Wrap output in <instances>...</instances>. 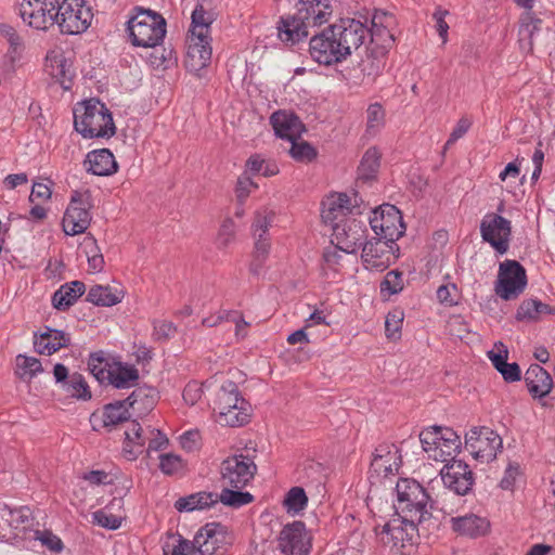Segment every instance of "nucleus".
Returning <instances> with one entry per match:
<instances>
[{
    "label": "nucleus",
    "instance_id": "obj_30",
    "mask_svg": "<svg viewBox=\"0 0 555 555\" xmlns=\"http://www.w3.org/2000/svg\"><path fill=\"white\" fill-rule=\"evenodd\" d=\"M158 400V391L149 386L138 387L125 399L127 405L139 415H143L153 410Z\"/></svg>",
    "mask_w": 555,
    "mask_h": 555
},
{
    "label": "nucleus",
    "instance_id": "obj_63",
    "mask_svg": "<svg viewBox=\"0 0 555 555\" xmlns=\"http://www.w3.org/2000/svg\"><path fill=\"white\" fill-rule=\"evenodd\" d=\"M0 35L7 39L13 52L23 48V39L14 27L9 24H0Z\"/></svg>",
    "mask_w": 555,
    "mask_h": 555
},
{
    "label": "nucleus",
    "instance_id": "obj_44",
    "mask_svg": "<svg viewBox=\"0 0 555 555\" xmlns=\"http://www.w3.org/2000/svg\"><path fill=\"white\" fill-rule=\"evenodd\" d=\"M3 512L2 518H4L9 525L15 529L20 527L27 528L33 524V515L29 507L22 506L18 508H10L4 505Z\"/></svg>",
    "mask_w": 555,
    "mask_h": 555
},
{
    "label": "nucleus",
    "instance_id": "obj_1",
    "mask_svg": "<svg viewBox=\"0 0 555 555\" xmlns=\"http://www.w3.org/2000/svg\"><path fill=\"white\" fill-rule=\"evenodd\" d=\"M233 543V537L220 522H208L203 526L193 541L180 534L168 535L163 543V555H190L197 551L199 555H217L225 553Z\"/></svg>",
    "mask_w": 555,
    "mask_h": 555
},
{
    "label": "nucleus",
    "instance_id": "obj_25",
    "mask_svg": "<svg viewBox=\"0 0 555 555\" xmlns=\"http://www.w3.org/2000/svg\"><path fill=\"white\" fill-rule=\"evenodd\" d=\"M270 122L278 137L289 141L297 140L305 130L299 117L285 111L274 112L270 117Z\"/></svg>",
    "mask_w": 555,
    "mask_h": 555
},
{
    "label": "nucleus",
    "instance_id": "obj_45",
    "mask_svg": "<svg viewBox=\"0 0 555 555\" xmlns=\"http://www.w3.org/2000/svg\"><path fill=\"white\" fill-rule=\"evenodd\" d=\"M240 490L241 489L234 490L231 487L224 486L223 490L218 495V501L227 506L235 508L249 504L254 501V496L249 492H243Z\"/></svg>",
    "mask_w": 555,
    "mask_h": 555
},
{
    "label": "nucleus",
    "instance_id": "obj_58",
    "mask_svg": "<svg viewBox=\"0 0 555 555\" xmlns=\"http://www.w3.org/2000/svg\"><path fill=\"white\" fill-rule=\"evenodd\" d=\"M184 467L183 460L173 453H165L159 456V468L166 475H173Z\"/></svg>",
    "mask_w": 555,
    "mask_h": 555
},
{
    "label": "nucleus",
    "instance_id": "obj_57",
    "mask_svg": "<svg viewBox=\"0 0 555 555\" xmlns=\"http://www.w3.org/2000/svg\"><path fill=\"white\" fill-rule=\"evenodd\" d=\"M235 233V222L231 218L224 219L218 232V247L221 249L227 248L231 243L234 242Z\"/></svg>",
    "mask_w": 555,
    "mask_h": 555
},
{
    "label": "nucleus",
    "instance_id": "obj_47",
    "mask_svg": "<svg viewBox=\"0 0 555 555\" xmlns=\"http://www.w3.org/2000/svg\"><path fill=\"white\" fill-rule=\"evenodd\" d=\"M308 504V498L301 487H293L286 493L283 505L288 513L298 514Z\"/></svg>",
    "mask_w": 555,
    "mask_h": 555
},
{
    "label": "nucleus",
    "instance_id": "obj_14",
    "mask_svg": "<svg viewBox=\"0 0 555 555\" xmlns=\"http://www.w3.org/2000/svg\"><path fill=\"white\" fill-rule=\"evenodd\" d=\"M337 43V37L332 24L320 34L312 36L309 43V53L321 65L330 66L341 63L346 60V56Z\"/></svg>",
    "mask_w": 555,
    "mask_h": 555
},
{
    "label": "nucleus",
    "instance_id": "obj_38",
    "mask_svg": "<svg viewBox=\"0 0 555 555\" xmlns=\"http://www.w3.org/2000/svg\"><path fill=\"white\" fill-rule=\"evenodd\" d=\"M460 448V436L452 428L441 426L439 451L436 454H429V457L435 461L447 462V457L457 453Z\"/></svg>",
    "mask_w": 555,
    "mask_h": 555
},
{
    "label": "nucleus",
    "instance_id": "obj_52",
    "mask_svg": "<svg viewBox=\"0 0 555 555\" xmlns=\"http://www.w3.org/2000/svg\"><path fill=\"white\" fill-rule=\"evenodd\" d=\"M34 539L39 541L41 546L51 553H61L64 548L61 538L48 529L35 530Z\"/></svg>",
    "mask_w": 555,
    "mask_h": 555
},
{
    "label": "nucleus",
    "instance_id": "obj_34",
    "mask_svg": "<svg viewBox=\"0 0 555 555\" xmlns=\"http://www.w3.org/2000/svg\"><path fill=\"white\" fill-rule=\"evenodd\" d=\"M397 449L395 452H391L390 448L386 444L377 447L374 453V457L371 462V470L377 475L383 474L384 477L392 475L393 470H398L399 466L397 460L400 457L397 455Z\"/></svg>",
    "mask_w": 555,
    "mask_h": 555
},
{
    "label": "nucleus",
    "instance_id": "obj_27",
    "mask_svg": "<svg viewBox=\"0 0 555 555\" xmlns=\"http://www.w3.org/2000/svg\"><path fill=\"white\" fill-rule=\"evenodd\" d=\"M525 383L529 393L534 399L546 397L553 388V378L550 373L539 364H531L525 373Z\"/></svg>",
    "mask_w": 555,
    "mask_h": 555
},
{
    "label": "nucleus",
    "instance_id": "obj_32",
    "mask_svg": "<svg viewBox=\"0 0 555 555\" xmlns=\"http://www.w3.org/2000/svg\"><path fill=\"white\" fill-rule=\"evenodd\" d=\"M147 440L146 433L142 426L133 421L131 427L125 431V442L122 452L127 460L134 461L144 451Z\"/></svg>",
    "mask_w": 555,
    "mask_h": 555
},
{
    "label": "nucleus",
    "instance_id": "obj_54",
    "mask_svg": "<svg viewBox=\"0 0 555 555\" xmlns=\"http://www.w3.org/2000/svg\"><path fill=\"white\" fill-rule=\"evenodd\" d=\"M377 535L384 544H392L398 546L401 543L403 546L404 529L400 526H395L392 522H387L382 527L380 531L376 530Z\"/></svg>",
    "mask_w": 555,
    "mask_h": 555
},
{
    "label": "nucleus",
    "instance_id": "obj_16",
    "mask_svg": "<svg viewBox=\"0 0 555 555\" xmlns=\"http://www.w3.org/2000/svg\"><path fill=\"white\" fill-rule=\"evenodd\" d=\"M365 222L353 217L340 220L332 228V243L347 254H354L364 243Z\"/></svg>",
    "mask_w": 555,
    "mask_h": 555
},
{
    "label": "nucleus",
    "instance_id": "obj_42",
    "mask_svg": "<svg viewBox=\"0 0 555 555\" xmlns=\"http://www.w3.org/2000/svg\"><path fill=\"white\" fill-rule=\"evenodd\" d=\"M48 67L50 68V74L54 78H56L64 89H69V85L72 81V72L70 65L67 63V60L63 54L54 55L49 59Z\"/></svg>",
    "mask_w": 555,
    "mask_h": 555
},
{
    "label": "nucleus",
    "instance_id": "obj_59",
    "mask_svg": "<svg viewBox=\"0 0 555 555\" xmlns=\"http://www.w3.org/2000/svg\"><path fill=\"white\" fill-rule=\"evenodd\" d=\"M95 522L106 529L116 530L121 526L122 517L114 515L106 509L96 511L93 513Z\"/></svg>",
    "mask_w": 555,
    "mask_h": 555
},
{
    "label": "nucleus",
    "instance_id": "obj_10",
    "mask_svg": "<svg viewBox=\"0 0 555 555\" xmlns=\"http://www.w3.org/2000/svg\"><path fill=\"white\" fill-rule=\"evenodd\" d=\"M528 280L526 269L517 261L506 259L499 266L495 294L503 300H514L526 289Z\"/></svg>",
    "mask_w": 555,
    "mask_h": 555
},
{
    "label": "nucleus",
    "instance_id": "obj_22",
    "mask_svg": "<svg viewBox=\"0 0 555 555\" xmlns=\"http://www.w3.org/2000/svg\"><path fill=\"white\" fill-rule=\"evenodd\" d=\"M390 243L379 237L375 241L365 242L362 245V261L366 269L383 271L390 263V254L393 248H389Z\"/></svg>",
    "mask_w": 555,
    "mask_h": 555
},
{
    "label": "nucleus",
    "instance_id": "obj_21",
    "mask_svg": "<svg viewBox=\"0 0 555 555\" xmlns=\"http://www.w3.org/2000/svg\"><path fill=\"white\" fill-rule=\"evenodd\" d=\"M443 485L459 495L467 494L475 482L469 466L462 460L452 459L440 472Z\"/></svg>",
    "mask_w": 555,
    "mask_h": 555
},
{
    "label": "nucleus",
    "instance_id": "obj_12",
    "mask_svg": "<svg viewBox=\"0 0 555 555\" xmlns=\"http://www.w3.org/2000/svg\"><path fill=\"white\" fill-rule=\"evenodd\" d=\"M369 20L364 22L358 18L345 17L333 24L337 37V46L341 48L346 59L352 51L359 50L366 43L370 30Z\"/></svg>",
    "mask_w": 555,
    "mask_h": 555
},
{
    "label": "nucleus",
    "instance_id": "obj_49",
    "mask_svg": "<svg viewBox=\"0 0 555 555\" xmlns=\"http://www.w3.org/2000/svg\"><path fill=\"white\" fill-rule=\"evenodd\" d=\"M17 374L22 379L30 380L37 373L42 371V365L39 359L34 357L17 356L16 358Z\"/></svg>",
    "mask_w": 555,
    "mask_h": 555
},
{
    "label": "nucleus",
    "instance_id": "obj_11",
    "mask_svg": "<svg viewBox=\"0 0 555 555\" xmlns=\"http://www.w3.org/2000/svg\"><path fill=\"white\" fill-rule=\"evenodd\" d=\"M465 448L480 462H492L503 448V440L493 429L481 426L473 427L465 435Z\"/></svg>",
    "mask_w": 555,
    "mask_h": 555
},
{
    "label": "nucleus",
    "instance_id": "obj_19",
    "mask_svg": "<svg viewBox=\"0 0 555 555\" xmlns=\"http://www.w3.org/2000/svg\"><path fill=\"white\" fill-rule=\"evenodd\" d=\"M57 0H23L20 4V16L30 27L47 30L55 25V5Z\"/></svg>",
    "mask_w": 555,
    "mask_h": 555
},
{
    "label": "nucleus",
    "instance_id": "obj_7",
    "mask_svg": "<svg viewBox=\"0 0 555 555\" xmlns=\"http://www.w3.org/2000/svg\"><path fill=\"white\" fill-rule=\"evenodd\" d=\"M218 423L225 426H242L249 420L248 403L241 397L232 380L222 384L217 396Z\"/></svg>",
    "mask_w": 555,
    "mask_h": 555
},
{
    "label": "nucleus",
    "instance_id": "obj_35",
    "mask_svg": "<svg viewBox=\"0 0 555 555\" xmlns=\"http://www.w3.org/2000/svg\"><path fill=\"white\" fill-rule=\"evenodd\" d=\"M380 166V153L376 147L366 150L358 167L357 185L371 183L376 179Z\"/></svg>",
    "mask_w": 555,
    "mask_h": 555
},
{
    "label": "nucleus",
    "instance_id": "obj_9",
    "mask_svg": "<svg viewBox=\"0 0 555 555\" xmlns=\"http://www.w3.org/2000/svg\"><path fill=\"white\" fill-rule=\"evenodd\" d=\"M374 216L369 218V223L379 240L390 243L389 248L398 246L399 240L405 231L400 210L391 204H384L373 211Z\"/></svg>",
    "mask_w": 555,
    "mask_h": 555
},
{
    "label": "nucleus",
    "instance_id": "obj_64",
    "mask_svg": "<svg viewBox=\"0 0 555 555\" xmlns=\"http://www.w3.org/2000/svg\"><path fill=\"white\" fill-rule=\"evenodd\" d=\"M203 396L202 385L195 380L190 382L183 389V400L190 404L194 405Z\"/></svg>",
    "mask_w": 555,
    "mask_h": 555
},
{
    "label": "nucleus",
    "instance_id": "obj_55",
    "mask_svg": "<svg viewBox=\"0 0 555 555\" xmlns=\"http://www.w3.org/2000/svg\"><path fill=\"white\" fill-rule=\"evenodd\" d=\"M291 156L297 162H311L317 157L315 149L306 141L292 140Z\"/></svg>",
    "mask_w": 555,
    "mask_h": 555
},
{
    "label": "nucleus",
    "instance_id": "obj_56",
    "mask_svg": "<svg viewBox=\"0 0 555 555\" xmlns=\"http://www.w3.org/2000/svg\"><path fill=\"white\" fill-rule=\"evenodd\" d=\"M404 287L403 274L398 270H391L380 283V292H387L389 295L400 293Z\"/></svg>",
    "mask_w": 555,
    "mask_h": 555
},
{
    "label": "nucleus",
    "instance_id": "obj_48",
    "mask_svg": "<svg viewBox=\"0 0 555 555\" xmlns=\"http://www.w3.org/2000/svg\"><path fill=\"white\" fill-rule=\"evenodd\" d=\"M441 426H431L420 433V441L423 450L429 454H436L440 448Z\"/></svg>",
    "mask_w": 555,
    "mask_h": 555
},
{
    "label": "nucleus",
    "instance_id": "obj_60",
    "mask_svg": "<svg viewBox=\"0 0 555 555\" xmlns=\"http://www.w3.org/2000/svg\"><path fill=\"white\" fill-rule=\"evenodd\" d=\"M403 312L395 310L389 312L385 321V333L388 338L396 339L400 335Z\"/></svg>",
    "mask_w": 555,
    "mask_h": 555
},
{
    "label": "nucleus",
    "instance_id": "obj_5",
    "mask_svg": "<svg viewBox=\"0 0 555 555\" xmlns=\"http://www.w3.org/2000/svg\"><path fill=\"white\" fill-rule=\"evenodd\" d=\"M126 31L133 46L154 48L165 38L166 20L155 11L134 7L127 21Z\"/></svg>",
    "mask_w": 555,
    "mask_h": 555
},
{
    "label": "nucleus",
    "instance_id": "obj_33",
    "mask_svg": "<svg viewBox=\"0 0 555 555\" xmlns=\"http://www.w3.org/2000/svg\"><path fill=\"white\" fill-rule=\"evenodd\" d=\"M365 57L359 63V68L363 75L362 83L371 85L382 74L386 64V54L369 48H365Z\"/></svg>",
    "mask_w": 555,
    "mask_h": 555
},
{
    "label": "nucleus",
    "instance_id": "obj_2",
    "mask_svg": "<svg viewBox=\"0 0 555 555\" xmlns=\"http://www.w3.org/2000/svg\"><path fill=\"white\" fill-rule=\"evenodd\" d=\"M396 493L393 507L402 525L416 530L430 520L434 502L418 481L409 478L398 480Z\"/></svg>",
    "mask_w": 555,
    "mask_h": 555
},
{
    "label": "nucleus",
    "instance_id": "obj_8",
    "mask_svg": "<svg viewBox=\"0 0 555 555\" xmlns=\"http://www.w3.org/2000/svg\"><path fill=\"white\" fill-rule=\"evenodd\" d=\"M53 16L62 34L78 35L89 28L93 13L85 0H57Z\"/></svg>",
    "mask_w": 555,
    "mask_h": 555
},
{
    "label": "nucleus",
    "instance_id": "obj_61",
    "mask_svg": "<svg viewBox=\"0 0 555 555\" xmlns=\"http://www.w3.org/2000/svg\"><path fill=\"white\" fill-rule=\"evenodd\" d=\"M153 327V337L157 341H166L177 332L176 325L170 321H154Z\"/></svg>",
    "mask_w": 555,
    "mask_h": 555
},
{
    "label": "nucleus",
    "instance_id": "obj_17",
    "mask_svg": "<svg viewBox=\"0 0 555 555\" xmlns=\"http://www.w3.org/2000/svg\"><path fill=\"white\" fill-rule=\"evenodd\" d=\"M91 207L90 193L75 191L63 217V230L67 235L85 233L91 222L89 209Z\"/></svg>",
    "mask_w": 555,
    "mask_h": 555
},
{
    "label": "nucleus",
    "instance_id": "obj_31",
    "mask_svg": "<svg viewBox=\"0 0 555 555\" xmlns=\"http://www.w3.org/2000/svg\"><path fill=\"white\" fill-rule=\"evenodd\" d=\"M86 292V285L81 281H73L62 285L52 296V305L60 311L72 307Z\"/></svg>",
    "mask_w": 555,
    "mask_h": 555
},
{
    "label": "nucleus",
    "instance_id": "obj_18",
    "mask_svg": "<svg viewBox=\"0 0 555 555\" xmlns=\"http://www.w3.org/2000/svg\"><path fill=\"white\" fill-rule=\"evenodd\" d=\"M480 235L500 255L507 253L512 235V223L498 214H487L480 222Z\"/></svg>",
    "mask_w": 555,
    "mask_h": 555
},
{
    "label": "nucleus",
    "instance_id": "obj_40",
    "mask_svg": "<svg viewBox=\"0 0 555 555\" xmlns=\"http://www.w3.org/2000/svg\"><path fill=\"white\" fill-rule=\"evenodd\" d=\"M552 312L553 309L548 305L538 299H527L518 307L516 319L519 321L537 320L541 314H550Z\"/></svg>",
    "mask_w": 555,
    "mask_h": 555
},
{
    "label": "nucleus",
    "instance_id": "obj_6",
    "mask_svg": "<svg viewBox=\"0 0 555 555\" xmlns=\"http://www.w3.org/2000/svg\"><path fill=\"white\" fill-rule=\"evenodd\" d=\"M74 127L83 138L113 137L116 128L108 108L100 101H87L74 111Z\"/></svg>",
    "mask_w": 555,
    "mask_h": 555
},
{
    "label": "nucleus",
    "instance_id": "obj_3",
    "mask_svg": "<svg viewBox=\"0 0 555 555\" xmlns=\"http://www.w3.org/2000/svg\"><path fill=\"white\" fill-rule=\"evenodd\" d=\"M296 13L281 17L279 37L283 42L295 44L306 38L309 27L327 22L333 9L330 0H298Z\"/></svg>",
    "mask_w": 555,
    "mask_h": 555
},
{
    "label": "nucleus",
    "instance_id": "obj_53",
    "mask_svg": "<svg viewBox=\"0 0 555 555\" xmlns=\"http://www.w3.org/2000/svg\"><path fill=\"white\" fill-rule=\"evenodd\" d=\"M274 212L267 208L259 209L255 212L251 224L253 236H268V230L272 225Z\"/></svg>",
    "mask_w": 555,
    "mask_h": 555
},
{
    "label": "nucleus",
    "instance_id": "obj_26",
    "mask_svg": "<svg viewBox=\"0 0 555 555\" xmlns=\"http://www.w3.org/2000/svg\"><path fill=\"white\" fill-rule=\"evenodd\" d=\"M70 345V336L61 330L46 327V331L34 335L35 350L40 354H53L61 348Z\"/></svg>",
    "mask_w": 555,
    "mask_h": 555
},
{
    "label": "nucleus",
    "instance_id": "obj_46",
    "mask_svg": "<svg viewBox=\"0 0 555 555\" xmlns=\"http://www.w3.org/2000/svg\"><path fill=\"white\" fill-rule=\"evenodd\" d=\"M385 109L380 103H372L366 109V132L375 135L385 125Z\"/></svg>",
    "mask_w": 555,
    "mask_h": 555
},
{
    "label": "nucleus",
    "instance_id": "obj_4",
    "mask_svg": "<svg viewBox=\"0 0 555 555\" xmlns=\"http://www.w3.org/2000/svg\"><path fill=\"white\" fill-rule=\"evenodd\" d=\"M191 18L185 64L191 69L198 70L206 67L211 59L209 30L215 16L205 9L203 2L197 1Z\"/></svg>",
    "mask_w": 555,
    "mask_h": 555
},
{
    "label": "nucleus",
    "instance_id": "obj_62",
    "mask_svg": "<svg viewBox=\"0 0 555 555\" xmlns=\"http://www.w3.org/2000/svg\"><path fill=\"white\" fill-rule=\"evenodd\" d=\"M256 188L257 184L251 180L249 176L246 175V172L240 176L235 188V194L238 204L243 205L246 198L249 196L251 190Z\"/></svg>",
    "mask_w": 555,
    "mask_h": 555
},
{
    "label": "nucleus",
    "instance_id": "obj_43",
    "mask_svg": "<svg viewBox=\"0 0 555 555\" xmlns=\"http://www.w3.org/2000/svg\"><path fill=\"white\" fill-rule=\"evenodd\" d=\"M67 396L79 400L91 399V391L83 376L79 373H73L62 387Z\"/></svg>",
    "mask_w": 555,
    "mask_h": 555
},
{
    "label": "nucleus",
    "instance_id": "obj_51",
    "mask_svg": "<svg viewBox=\"0 0 555 555\" xmlns=\"http://www.w3.org/2000/svg\"><path fill=\"white\" fill-rule=\"evenodd\" d=\"M83 245L86 248L89 268L93 272H101L104 268V257L96 246L95 238L93 236H86Z\"/></svg>",
    "mask_w": 555,
    "mask_h": 555
},
{
    "label": "nucleus",
    "instance_id": "obj_28",
    "mask_svg": "<svg viewBox=\"0 0 555 555\" xmlns=\"http://www.w3.org/2000/svg\"><path fill=\"white\" fill-rule=\"evenodd\" d=\"M85 167L94 176H111L117 171V163L108 149L94 150L87 154Z\"/></svg>",
    "mask_w": 555,
    "mask_h": 555
},
{
    "label": "nucleus",
    "instance_id": "obj_20",
    "mask_svg": "<svg viewBox=\"0 0 555 555\" xmlns=\"http://www.w3.org/2000/svg\"><path fill=\"white\" fill-rule=\"evenodd\" d=\"M393 24V15L376 10L370 21L369 44H366L365 48L373 49L376 52L383 51V54L387 55L396 40L393 34L390 31V27Z\"/></svg>",
    "mask_w": 555,
    "mask_h": 555
},
{
    "label": "nucleus",
    "instance_id": "obj_36",
    "mask_svg": "<svg viewBox=\"0 0 555 555\" xmlns=\"http://www.w3.org/2000/svg\"><path fill=\"white\" fill-rule=\"evenodd\" d=\"M218 502V494L214 492H197L176 501L175 507L178 512H193L195 509H205Z\"/></svg>",
    "mask_w": 555,
    "mask_h": 555
},
{
    "label": "nucleus",
    "instance_id": "obj_29",
    "mask_svg": "<svg viewBox=\"0 0 555 555\" xmlns=\"http://www.w3.org/2000/svg\"><path fill=\"white\" fill-rule=\"evenodd\" d=\"M452 528L461 534L477 538L485 535L489 531L490 522L483 517L467 514L462 517L452 518Z\"/></svg>",
    "mask_w": 555,
    "mask_h": 555
},
{
    "label": "nucleus",
    "instance_id": "obj_23",
    "mask_svg": "<svg viewBox=\"0 0 555 555\" xmlns=\"http://www.w3.org/2000/svg\"><path fill=\"white\" fill-rule=\"evenodd\" d=\"M351 197L345 193L332 194L322 203L321 218L332 228L341 219L351 218Z\"/></svg>",
    "mask_w": 555,
    "mask_h": 555
},
{
    "label": "nucleus",
    "instance_id": "obj_41",
    "mask_svg": "<svg viewBox=\"0 0 555 555\" xmlns=\"http://www.w3.org/2000/svg\"><path fill=\"white\" fill-rule=\"evenodd\" d=\"M90 373L101 383L107 380L112 364L105 352L100 350L90 354L88 360Z\"/></svg>",
    "mask_w": 555,
    "mask_h": 555
},
{
    "label": "nucleus",
    "instance_id": "obj_50",
    "mask_svg": "<svg viewBox=\"0 0 555 555\" xmlns=\"http://www.w3.org/2000/svg\"><path fill=\"white\" fill-rule=\"evenodd\" d=\"M519 36L520 40H528L529 48L532 49V39L535 31L540 30L542 21L537 18L530 12H525L520 18Z\"/></svg>",
    "mask_w": 555,
    "mask_h": 555
},
{
    "label": "nucleus",
    "instance_id": "obj_37",
    "mask_svg": "<svg viewBox=\"0 0 555 555\" xmlns=\"http://www.w3.org/2000/svg\"><path fill=\"white\" fill-rule=\"evenodd\" d=\"M138 379L139 371L134 366L116 362L112 365L109 377L106 382L115 388L124 389L133 386Z\"/></svg>",
    "mask_w": 555,
    "mask_h": 555
},
{
    "label": "nucleus",
    "instance_id": "obj_39",
    "mask_svg": "<svg viewBox=\"0 0 555 555\" xmlns=\"http://www.w3.org/2000/svg\"><path fill=\"white\" fill-rule=\"evenodd\" d=\"M87 301L95 306L111 307L120 302L121 297L109 286L94 285L88 292Z\"/></svg>",
    "mask_w": 555,
    "mask_h": 555
},
{
    "label": "nucleus",
    "instance_id": "obj_13",
    "mask_svg": "<svg viewBox=\"0 0 555 555\" xmlns=\"http://www.w3.org/2000/svg\"><path fill=\"white\" fill-rule=\"evenodd\" d=\"M220 473L223 486L243 489L254 478L257 466L248 455L234 454L222 461Z\"/></svg>",
    "mask_w": 555,
    "mask_h": 555
},
{
    "label": "nucleus",
    "instance_id": "obj_15",
    "mask_svg": "<svg viewBox=\"0 0 555 555\" xmlns=\"http://www.w3.org/2000/svg\"><path fill=\"white\" fill-rule=\"evenodd\" d=\"M312 533L305 522L295 520L280 531L279 550L284 555H308L312 548Z\"/></svg>",
    "mask_w": 555,
    "mask_h": 555
},
{
    "label": "nucleus",
    "instance_id": "obj_24",
    "mask_svg": "<svg viewBox=\"0 0 555 555\" xmlns=\"http://www.w3.org/2000/svg\"><path fill=\"white\" fill-rule=\"evenodd\" d=\"M128 405L125 400H119L104 405L103 411L100 413L94 412L91 414L90 422L94 429L98 425L112 430L117 425L129 421L131 414L128 411Z\"/></svg>",
    "mask_w": 555,
    "mask_h": 555
}]
</instances>
